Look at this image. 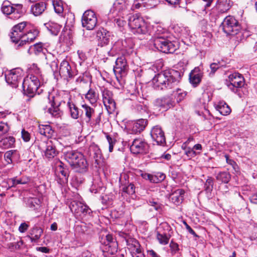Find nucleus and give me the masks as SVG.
<instances>
[{"mask_svg":"<svg viewBox=\"0 0 257 257\" xmlns=\"http://www.w3.org/2000/svg\"><path fill=\"white\" fill-rule=\"evenodd\" d=\"M39 31L26 22L15 25L12 29L10 37L12 41L18 43V46L29 45L38 36Z\"/></svg>","mask_w":257,"mask_h":257,"instance_id":"nucleus-1","label":"nucleus"},{"mask_svg":"<svg viewBox=\"0 0 257 257\" xmlns=\"http://www.w3.org/2000/svg\"><path fill=\"white\" fill-rule=\"evenodd\" d=\"M183 73L173 69L166 70L156 75L152 79L154 87L158 89L167 90L175 87L179 82Z\"/></svg>","mask_w":257,"mask_h":257,"instance_id":"nucleus-2","label":"nucleus"},{"mask_svg":"<svg viewBox=\"0 0 257 257\" xmlns=\"http://www.w3.org/2000/svg\"><path fill=\"white\" fill-rule=\"evenodd\" d=\"M153 42L156 49L165 53H173L178 48L177 42L169 41L157 32L154 35Z\"/></svg>","mask_w":257,"mask_h":257,"instance_id":"nucleus-3","label":"nucleus"},{"mask_svg":"<svg viewBox=\"0 0 257 257\" xmlns=\"http://www.w3.org/2000/svg\"><path fill=\"white\" fill-rule=\"evenodd\" d=\"M83 118L85 122L92 127L99 126L101 121V113H96L94 108L86 104L82 105Z\"/></svg>","mask_w":257,"mask_h":257,"instance_id":"nucleus-4","label":"nucleus"},{"mask_svg":"<svg viewBox=\"0 0 257 257\" xmlns=\"http://www.w3.org/2000/svg\"><path fill=\"white\" fill-rule=\"evenodd\" d=\"M40 85L38 76L33 74H29L24 80L22 84L24 93L30 96L33 97Z\"/></svg>","mask_w":257,"mask_h":257,"instance_id":"nucleus-5","label":"nucleus"},{"mask_svg":"<svg viewBox=\"0 0 257 257\" xmlns=\"http://www.w3.org/2000/svg\"><path fill=\"white\" fill-rule=\"evenodd\" d=\"M221 26L223 32L227 35H235L241 30L239 23L232 16L226 17L222 22Z\"/></svg>","mask_w":257,"mask_h":257,"instance_id":"nucleus-6","label":"nucleus"},{"mask_svg":"<svg viewBox=\"0 0 257 257\" xmlns=\"http://www.w3.org/2000/svg\"><path fill=\"white\" fill-rule=\"evenodd\" d=\"M133 8L128 5L127 0H115L108 14V17L111 15L127 16Z\"/></svg>","mask_w":257,"mask_h":257,"instance_id":"nucleus-7","label":"nucleus"},{"mask_svg":"<svg viewBox=\"0 0 257 257\" xmlns=\"http://www.w3.org/2000/svg\"><path fill=\"white\" fill-rule=\"evenodd\" d=\"M21 4H12L9 1H5L2 4L1 10L3 14L10 15L11 19L19 18L23 13Z\"/></svg>","mask_w":257,"mask_h":257,"instance_id":"nucleus-8","label":"nucleus"},{"mask_svg":"<svg viewBox=\"0 0 257 257\" xmlns=\"http://www.w3.org/2000/svg\"><path fill=\"white\" fill-rule=\"evenodd\" d=\"M226 85L231 91L236 93L238 88H241L244 85L245 81L242 74L238 72H234L228 76L226 79Z\"/></svg>","mask_w":257,"mask_h":257,"instance_id":"nucleus-9","label":"nucleus"},{"mask_svg":"<svg viewBox=\"0 0 257 257\" xmlns=\"http://www.w3.org/2000/svg\"><path fill=\"white\" fill-rule=\"evenodd\" d=\"M128 25L134 34H142L146 32V26L143 19L137 15L130 17Z\"/></svg>","mask_w":257,"mask_h":257,"instance_id":"nucleus-10","label":"nucleus"},{"mask_svg":"<svg viewBox=\"0 0 257 257\" xmlns=\"http://www.w3.org/2000/svg\"><path fill=\"white\" fill-rule=\"evenodd\" d=\"M128 66L125 58L122 56L118 57L115 61V65L113 67V72L118 81L125 76L127 72Z\"/></svg>","mask_w":257,"mask_h":257,"instance_id":"nucleus-11","label":"nucleus"},{"mask_svg":"<svg viewBox=\"0 0 257 257\" xmlns=\"http://www.w3.org/2000/svg\"><path fill=\"white\" fill-rule=\"evenodd\" d=\"M81 21L83 28L88 30H93L97 24L96 14L91 10L86 11L82 16Z\"/></svg>","mask_w":257,"mask_h":257,"instance_id":"nucleus-12","label":"nucleus"},{"mask_svg":"<svg viewBox=\"0 0 257 257\" xmlns=\"http://www.w3.org/2000/svg\"><path fill=\"white\" fill-rule=\"evenodd\" d=\"M22 71L20 69L16 68L5 72L6 81L12 87L16 88L22 79Z\"/></svg>","mask_w":257,"mask_h":257,"instance_id":"nucleus-13","label":"nucleus"},{"mask_svg":"<svg viewBox=\"0 0 257 257\" xmlns=\"http://www.w3.org/2000/svg\"><path fill=\"white\" fill-rule=\"evenodd\" d=\"M70 208L72 212L80 217H84L87 215H90L92 212L86 204L77 201H73L71 202Z\"/></svg>","mask_w":257,"mask_h":257,"instance_id":"nucleus-14","label":"nucleus"},{"mask_svg":"<svg viewBox=\"0 0 257 257\" xmlns=\"http://www.w3.org/2000/svg\"><path fill=\"white\" fill-rule=\"evenodd\" d=\"M103 103L109 113H112L115 109V102L113 99V94L108 89L104 88L102 90Z\"/></svg>","mask_w":257,"mask_h":257,"instance_id":"nucleus-15","label":"nucleus"},{"mask_svg":"<svg viewBox=\"0 0 257 257\" xmlns=\"http://www.w3.org/2000/svg\"><path fill=\"white\" fill-rule=\"evenodd\" d=\"M130 150L135 154L147 153L149 150V145L144 139H135L130 147Z\"/></svg>","mask_w":257,"mask_h":257,"instance_id":"nucleus-16","label":"nucleus"},{"mask_svg":"<svg viewBox=\"0 0 257 257\" xmlns=\"http://www.w3.org/2000/svg\"><path fill=\"white\" fill-rule=\"evenodd\" d=\"M40 147L44 151L45 156L48 159L53 158L58 154L55 146L51 141L42 142Z\"/></svg>","mask_w":257,"mask_h":257,"instance_id":"nucleus-17","label":"nucleus"},{"mask_svg":"<svg viewBox=\"0 0 257 257\" xmlns=\"http://www.w3.org/2000/svg\"><path fill=\"white\" fill-rule=\"evenodd\" d=\"M64 158L72 168L76 163L77 159L80 161H82V163L84 162V156L83 154L75 151H70L65 153Z\"/></svg>","mask_w":257,"mask_h":257,"instance_id":"nucleus-18","label":"nucleus"},{"mask_svg":"<svg viewBox=\"0 0 257 257\" xmlns=\"http://www.w3.org/2000/svg\"><path fill=\"white\" fill-rule=\"evenodd\" d=\"M100 241L105 246H108V251L111 254H113L117 251V242L112 235L107 234L104 238L103 237L101 238Z\"/></svg>","mask_w":257,"mask_h":257,"instance_id":"nucleus-19","label":"nucleus"},{"mask_svg":"<svg viewBox=\"0 0 257 257\" xmlns=\"http://www.w3.org/2000/svg\"><path fill=\"white\" fill-rule=\"evenodd\" d=\"M151 135L152 139L158 145L164 146L166 144L164 133L160 126L156 125L153 127L151 132Z\"/></svg>","mask_w":257,"mask_h":257,"instance_id":"nucleus-20","label":"nucleus"},{"mask_svg":"<svg viewBox=\"0 0 257 257\" xmlns=\"http://www.w3.org/2000/svg\"><path fill=\"white\" fill-rule=\"evenodd\" d=\"M49 103L51 107H49L45 112H48L52 116L58 118L62 114V111L60 110L59 106L62 103V102H57L55 99L54 96L52 97V99L49 98Z\"/></svg>","mask_w":257,"mask_h":257,"instance_id":"nucleus-21","label":"nucleus"},{"mask_svg":"<svg viewBox=\"0 0 257 257\" xmlns=\"http://www.w3.org/2000/svg\"><path fill=\"white\" fill-rule=\"evenodd\" d=\"M59 72L60 76L67 81L73 77L71 66L68 62L65 60L61 63Z\"/></svg>","mask_w":257,"mask_h":257,"instance_id":"nucleus-22","label":"nucleus"},{"mask_svg":"<svg viewBox=\"0 0 257 257\" xmlns=\"http://www.w3.org/2000/svg\"><path fill=\"white\" fill-rule=\"evenodd\" d=\"M123 178L124 181L122 180V177H121L120 178V182L121 183V190L123 193H126L129 195H133L135 193V187L134 184L130 183L129 180H127L128 179V176L124 175Z\"/></svg>","mask_w":257,"mask_h":257,"instance_id":"nucleus-23","label":"nucleus"},{"mask_svg":"<svg viewBox=\"0 0 257 257\" xmlns=\"http://www.w3.org/2000/svg\"><path fill=\"white\" fill-rule=\"evenodd\" d=\"M154 104L160 109L167 110L174 105V101L170 97H164L157 99L154 102Z\"/></svg>","mask_w":257,"mask_h":257,"instance_id":"nucleus-24","label":"nucleus"},{"mask_svg":"<svg viewBox=\"0 0 257 257\" xmlns=\"http://www.w3.org/2000/svg\"><path fill=\"white\" fill-rule=\"evenodd\" d=\"M131 241H132V243L127 240V244L128 248L131 250L132 257H145V255L140 248L139 242L136 240L131 239Z\"/></svg>","mask_w":257,"mask_h":257,"instance_id":"nucleus-25","label":"nucleus"},{"mask_svg":"<svg viewBox=\"0 0 257 257\" xmlns=\"http://www.w3.org/2000/svg\"><path fill=\"white\" fill-rule=\"evenodd\" d=\"M46 9V4L45 2H40L35 3L31 6V12L35 16L41 15Z\"/></svg>","mask_w":257,"mask_h":257,"instance_id":"nucleus-26","label":"nucleus"},{"mask_svg":"<svg viewBox=\"0 0 257 257\" xmlns=\"http://www.w3.org/2000/svg\"><path fill=\"white\" fill-rule=\"evenodd\" d=\"M184 194V190L177 189L171 194L170 200L174 204L179 205L182 202Z\"/></svg>","mask_w":257,"mask_h":257,"instance_id":"nucleus-27","label":"nucleus"},{"mask_svg":"<svg viewBox=\"0 0 257 257\" xmlns=\"http://www.w3.org/2000/svg\"><path fill=\"white\" fill-rule=\"evenodd\" d=\"M46 49L45 48L44 44L41 42H39L30 46L27 50V52L29 55L34 54L38 55L41 53H44V51Z\"/></svg>","mask_w":257,"mask_h":257,"instance_id":"nucleus-28","label":"nucleus"},{"mask_svg":"<svg viewBox=\"0 0 257 257\" xmlns=\"http://www.w3.org/2000/svg\"><path fill=\"white\" fill-rule=\"evenodd\" d=\"M43 232V229L38 226H34L30 231V235H27V237L29 238L32 242H37Z\"/></svg>","mask_w":257,"mask_h":257,"instance_id":"nucleus-29","label":"nucleus"},{"mask_svg":"<svg viewBox=\"0 0 257 257\" xmlns=\"http://www.w3.org/2000/svg\"><path fill=\"white\" fill-rule=\"evenodd\" d=\"M147 120L139 119L135 121L132 126V131L135 133H140L143 131L147 124Z\"/></svg>","mask_w":257,"mask_h":257,"instance_id":"nucleus-30","label":"nucleus"},{"mask_svg":"<svg viewBox=\"0 0 257 257\" xmlns=\"http://www.w3.org/2000/svg\"><path fill=\"white\" fill-rule=\"evenodd\" d=\"M96 37L99 41V44L101 46L108 44L109 42V36L104 29L97 31Z\"/></svg>","mask_w":257,"mask_h":257,"instance_id":"nucleus-31","label":"nucleus"},{"mask_svg":"<svg viewBox=\"0 0 257 257\" xmlns=\"http://www.w3.org/2000/svg\"><path fill=\"white\" fill-rule=\"evenodd\" d=\"M39 132L41 135L48 138L52 137L54 133L51 126L49 124H39Z\"/></svg>","mask_w":257,"mask_h":257,"instance_id":"nucleus-32","label":"nucleus"},{"mask_svg":"<svg viewBox=\"0 0 257 257\" xmlns=\"http://www.w3.org/2000/svg\"><path fill=\"white\" fill-rule=\"evenodd\" d=\"M201 77L202 75L201 73L199 72V69L197 68L192 71L189 75L190 81L195 86H196L200 82Z\"/></svg>","mask_w":257,"mask_h":257,"instance_id":"nucleus-33","label":"nucleus"},{"mask_svg":"<svg viewBox=\"0 0 257 257\" xmlns=\"http://www.w3.org/2000/svg\"><path fill=\"white\" fill-rule=\"evenodd\" d=\"M125 16H119L116 15H111L110 17H108L109 19L114 18V24L122 31L124 27L126 26V21L124 19Z\"/></svg>","mask_w":257,"mask_h":257,"instance_id":"nucleus-34","label":"nucleus"},{"mask_svg":"<svg viewBox=\"0 0 257 257\" xmlns=\"http://www.w3.org/2000/svg\"><path fill=\"white\" fill-rule=\"evenodd\" d=\"M229 0H218L216 5V9L220 13H224L228 11L230 8Z\"/></svg>","mask_w":257,"mask_h":257,"instance_id":"nucleus-35","label":"nucleus"},{"mask_svg":"<svg viewBox=\"0 0 257 257\" xmlns=\"http://www.w3.org/2000/svg\"><path fill=\"white\" fill-rule=\"evenodd\" d=\"M84 162L82 163V161H80L77 159L76 163H75L72 169L79 173H84L86 172L88 168V163L85 158Z\"/></svg>","mask_w":257,"mask_h":257,"instance_id":"nucleus-36","label":"nucleus"},{"mask_svg":"<svg viewBox=\"0 0 257 257\" xmlns=\"http://www.w3.org/2000/svg\"><path fill=\"white\" fill-rule=\"evenodd\" d=\"M67 105L69 108L71 117L75 119L78 118L79 116V109L76 105L71 101L70 99H69L67 102Z\"/></svg>","mask_w":257,"mask_h":257,"instance_id":"nucleus-37","label":"nucleus"},{"mask_svg":"<svg viewBox=\"0 0 257 257\" xmlns=\"http://www.w3.org/2000/svg\"><path fill=\"white\" fill-rule=\"evenodd\" d=\"M216 109L223 115L229 114L231 112V109L229 106L223 101H220L215 106Z\"/></svg>","mask_w":257,"mask_h":257,"instance_id":"nucleus-38","label":"nucleus"},{"mask_svg":"<svg viewBox=\"0 0 257 257\" xmlns=\"http://www.w3.org/2000/svg\"><path fill=\"white\" fill-rule=\"evenodd\" d=\"M215 178L218 181L227 184L231 179V175L228 171H222L217 173Z\"/></svg>","mask_w":257,"mask_h":257,"instance_id":"nucleus-39","label":"nucleus"},{"mask_svg":"<svg viewBox=\"0 0 257 257\" xmlns=\"http://www.w3.org/2000/svg\"><path fill=\"white\" fill-rule=\"evenodd\" d=\"M57 173L62 183L67 182L69 175L67 169L62 167L61 165H59L57 168Z\"/></svg>","mask_w":257,"mask_h":257,"instance_id":"nucleus-40","label":"nucleus"},{"mask_svg":"<svg viewBox=\"0 0 257 257\" xmlns=\"http://www.w3.org/2000/svg\"><path fill=\"white\" fill-rule=\"evenodd\" d=\"M85 98L92 104H94L97 102L98 99V94L94 89L89 88L88 92L85 94Z\"/></svg>","mask_w":257,"mask_h":257,"instance_id":"nucleus-41","label":"nucleus"},{"mask_svg":"<svg viewBox=\"0 0 257 257\" xmlns=\"http://www.w3.org/2000/svg\"><path fill=\"white\" fill-rule=\"evenodd\" d=\"M47 25L49 31L54 35H57L62 28L61 25L53 22H50Z\"/></svg>","mask_w":257,"mask_h":257,"instance_id":"nucleus-42","label":"nucleus"},{"mask_svg":"<svg viewBox=\"0 0 257 257\" xmlns=\"http://www.w3.org/2000/svg\"><path fill=\"white\" fill-rule=\"evenodd\" d=\"M90 149H92L94 152L93 157L95 160V163L98 165L100 163L102 156L100 150L96 145L91 146L90 147Z\"/></svg>","mask_w":257,"mask_h":257,"instance_id":"nucleus-43","label":"nucleus"},{"mask_svg":"<svg viewBox=\"0 0 257 257\" xmlns=\"http://www.w3.org/2000/svg\"><path fill=\"white\" fill-rule=\"evenodd\" d=\"M55 12L58 14H61L64 11L63 3L61 0H52Z\"/></svg>","mask_w":257,"mask_h":257,"instance_id":"nucleus-44","label":"nucleus"},{"mask_svg":"<svg viewBox=\"0 0 257 257\" xmlns=\"http://www.w3.org/2000/svg\"><path fill=\"white\" fill-rule=\"evenodd\" d=\"M15 143V138L13 137L10 136L3 139L0 142V144L3 145L5 148H8L13 147Z\"/></svg>","mask_w":257,"mask_h":257,"instance_id":"nucleus-45","label":"nucleus"},{"mask_svg":"<svg viewBox=\"0 0 257 257\" xmlns=\"http://www.w3.org/2000/svg\"><path fill=\"white\" fill-rule=\"evenodd\" d=\"M170 236L166 233H161L158 232L157 234V239L159 243L163 245H166L168 243Z\"/></svg>","mask_w":257,"mask_h":257,"instance_id":"nucleus-46","label":"nucleus"},{"mask_svg":"<svg viewBox=\"0 0 257 257\" xmlns=\"http://www.w3.org/2000/svg\"><path fill=\"white\" fill-rule=\"evenodd\" d=\"M76 81L81 87H89L90 86V80L88 77H79L76 79Z\"/></svg>","mask_w":257,"mask_h":257,"instance_id":"nucleus-47","label":"nucleus"},{"mask_svg":"<svg viewBox=\"0 0 257 257\" xmlns=\"http://www.w3.org/2000/svg\"><path fill=\"white\" fill-rule=\"evenodd\" d=\"M26 202L29 207L35 209L40 204V200L37 198H29L27 199Z\"/></svg>","mask_w":257,"mask_h":257,"instance_id":"nucleus-48","label":"nucleus"},{"mask_svg":"<svg viewBox=\"0 0 257 257\" xmlns=\"http://www.w3.org/2000/svg\"><path fill=\"white\" fill-rule=\"evenodd\" d=\"M213 185V179L211 177H208L204 184L205 190L207 192H210L212 190Z\"/></svg>","mask_w":257,"mask_h":257,"instance_id":"nucleus-49","label":"nucleus"},{"mask_svg":"<svg viewBox=\"0 0 257 257\" xmlns=\"http://www.w3.org/2000/svg\"><path fill=\"white\" fill-rule=\"evenodd\" d=\"M134 108L138 113L141 114L147 113L148 107L144 104L138 103L135 104Z\"/></svg>","mask_w":257,"mask_h":257,"instance_id":"nucleus-50","label":"nucleus"},{"mask_svg":"<svg viewBox=\"0 0 257 257\" xmlns=\"http://www.w3.org/2000/svg\"><path fill=\"white\" fill-rule=\"evenodd\" d=\"M174 95L176 97L177 102H179L182 101L185 97L186 93L185 91L182 90L181 89H177L175 91Z\"/></svg>","mask_w":257,"mask_h":257,"instance_id":"nucleus-51","label":"nucleus"},{"mask_svg":"<svg viewBox=\"0 0 257 257\" xmlns=\"http://www.w3.org/2000/svg\"><path fill=\"white\" fill-rule=\"evenodd\" d=\"M182 149L184 150V153L188 157H194L197 155V153L193 150V148L190 147L187 148V146H184Z\"/></svg>","mask_w":257,"mask_h":257,"instance_id":"nucleus-52","label":"nucleus"},{"mask_svg":"<svg viewBox=\"0 0 257 257\" xmlns=\"http://www.w3.org/2000/svg\"><path fill=\"white\" fill-rule=\"evenodd\" d=\"M23 244V241L20 240L17 242H11L8 244V247L12 250L19 249L21 246Z\"/></svg>","mask_w":257,"mask_h":257,"instance_id":"nucleus-53","label":"nucleus"},{"mask_svg":"<svg viewBox=\"0 0 257 257\" xmlns=\"http://www.w3.org/2000/svg\"><path fill=\"white\" fill-rule=\"evenodd\" d=\"M30 73H34L35 76H39L40 74V70L39 68L38 67L37 64H33L32 65H30V66L28 67Z\"/></svg>","mask_w":257,"mask_h":257,"instance_id":"nucleus-54","label":"nucleus"},{"mask_svg":"<svg viewBox=\"0 0 257 257\" xmlns=\"http://www.w3.org/2000/svg\"><path fill=\"white\" fill-rule=\"evenodd\" d=\"M153 176H154L153 181H155V183L161 182L165 178V174L162 173H157L156 174L153 175Z\"/></svg>","mask_w":257,"mask_h":257,"instance_id":"nucleus-55","label":"nucleus"},{"mask_svg":"<svg viewBox=\"0 0 257 257\" xmlns=\"http://www.w3.org/2000/svg\"><path fill=\"white\" fill-rule=\"evenodd\" d=\"M106 138L109 144V152H112L113 149L114 145L116 143V140L111 138V137L108 135L106 136Z\"/></svg>","mask_w":257,"mask_h":257,"instance_id":"nucleus-56","label":"nucleus"},{"mask_svg":"<svg viewBox=\"0 0 257 257\" xmlns=\"http://www.w3.org/2000/svg\"><path fill=\"white\" fill-rule=\"evenodd\" d=\"M140 175L143 179L148 180L150 181V182L155 183V181H153L154 177L153 175L146 173H143L142 171H140Z\"/></svg>","mask_w":257,"mask_h":257,"instance_id":"nucleus-57","label":"nucleus"},{"mask_svg":"<svg viewBox=\"0 0 257 257\" xmlns=\"http://www.w3.org/2000/svg\"><path fill=\"white\" fill-rule=\"evenodd\" d=\"M21 137L24 142H28L31 139V135L28 132L23 129L21 132Z\"/></svg>","mask_w":257,"mask_h":257,"instance_id":"nucleus-58","label":"nucleus"},{"mask_svg":"<svg viewBox=\"0 0 257 257\" xmlns=\"http://www.w3.org/2000/svg\"><path fill=\"white\" fill-rule=\"evenodd\" d=\"M9 130V127L7 124L0 122V136L7 133Z\"/></svg>","mask_w":257,"mask_h":257,"instance_id":"nucleus-59","label":"nucleus"},{"mask_svg":"<svg viewBox=\"0 0 257 257\" xmlns=\"http://www.w3.org/2000/svg\"><path fill=\"white\" fill-rule=\"evenodd\" d=\"M9 183H12L11 187L18 184H25L26 183V182L22 181V179H16L15 178L9 179Z\"/></svg>","mask_w":257,"mask_h":257,"instance_id":"nucleus-60","label":"nucleus"},{"mask_svg":"<svg viewBox=\"0 0 257 257\" xmlns=\"http://www.w3.org/2000/svg\"><path fill=\"white\" fill-rule=\"evenodd\" d=\"M220 65L219 63H212L210 65V68L211 69L210 74H214L215 72L217 71V70L220 67Z\"/></svg>","mask_w":257,"mask_h":257,"instance_id":"nucleus-61","label":"nucleus"},{"mask_svg":"<svg viewBox=\"0 0 257 257\" xmlns=\"http://www.w3.org/2000/svg\"><path fill=\"white\" fill-rule=\"evenodd\" d=\"M170 247L172 250V252L174 253H176L179 250L178 244L173 241H171L170 243Z\"/></svg>","mask_w":257,"mask_h":257,"instance_id":"nucleus-62","label":"nucleus"},{"mask_svg":"<svg viewBox=\"0 0 257 257\" xmlns=\"http://www.w3.org/2000/svg\"><path fill=\"white\" fill-rule=\"evenodd\" d=\"M29 225L26 223H22L19 227V230L20 232H25L28 228Z\"/></svg>","mask_w":257,"mask_h":257,"instance_id":"nucleus-63","label":"nucleus"},{"mask_svg":"<svg viewBox=\"0 0 257 257\" xmlns=\"http://www.w3.org/2000/svg\"><path fill=\"white\" fill-rule=\"evenodd\" d=\"M149 204L154 207V209L156 210H159L161 208V205L154 201H150Z\"/></svg>","mask_w":257,"mask_h":257,"instance_id":"nucleus-64","label":"nucleus"}]
</instances>
